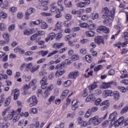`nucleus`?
I'll return each mask as SVG.
<instances>
[{
  "label": "nucleus",
  "mask_w": 128,
  "mask_h": 128,
  "mask_svg": "<svg viewBox=\"0 0 128 128\" xmlns=\"http://www.w3.org/2000/svg\"><path fill=\"white\" fill-rule=\"evenodd\" d=\"M118 116V112H116L111 114L108 118V120L111 122L110 124L112 126H114L115 128H118L120 124H124V116L120 117L118 120H116V116Z\"/></svg>",
  "instance_id": "f257e3e1"
},
{
  "label": "nucleus",
  "mask_w": 128,
  "mask_h": 128,
  "mask_svg": "<svg viewBox=\"0 0 128 128\" xmlns=\"http://www.w3.org/2000/svg\"><path fill=\"white\" fill-rule=\"evenodd\" d=\"M102 122V118L98 117V116H94L90 118L88 121V124H92L93 126H98Z\"/></svg>",
  "instance_id": "f03ea898"
},
{
  "label": "nucleus",
  "mask_w": 128,
  "mask_h": 128,
  "mask_svg": "<svg viewBox=\"0 0 128 128\" xmlns=\"http://www.w3.org/2000/svg\"><path fill=\"white\" fill-rule=\"evenodd\" d=\"M114 10H116V9L113 8V11L112 12V14L108 16L109 19L106 18L103 20V23L104 24H106L107 26H112V20L114 18Z\"/></svg>",
  "instance_id": "7ed1b4c3"
},
{
  "label": "nucleus",
  "mask_w": 128,
  "mask_h": 128,
  "mask_svg": "<svg viewBox=\"0 0 128 128\" xmlns=\"http://www.w3.org/2000/svg\"><path fill=\"white\" fill-rule=\"evenodd\" d=\"M27 102H28V104H30V106L32 108V106H36V104H38V99L36 96H32V97H30L28 99Z\"/></svg>",
  "instance_id": "20e7f679"
},
{
  "label": "nucleus",
  "mask_w": 128,
  "mask_h": 128,
  "mask_svg": "<svg viewBox=\"0 0 128 128\" xmlns=\"http://www.w3.org/2000/svg\"><path fill=\"white\" fill-rule=\"evenodd\" d=\"M96 32L98 34H108L110 32V28L106 26H98Z\"/></svg>",
  "instance_id": "39448f33"
},
{
  "label": "nucleus",
  "mask_w": 128,
  "mask_h": 128,
  "mask_svg": "<svg viewBox=\"0 0 128 128\" xmlns=\"http://www.w3.org/2000/svg\"><path fill=\"white\" fill-rule=\"evenodd\" d=\"M38 30V28H32L31 29H26L24 30V36H30L31 34H34Z\"/></svg>",
  "instance_id": "423d86ee"
},
{
  "label": "nucleus",
  "mask_w": 128,
  "mask_h": 128,
  "mask_svg": "<svg viewBox=\"0 0 128 128\" xmlns=\"http://www.w3.org/2000/svg\"><path fill=\"white\" fill-rule=\"evenodd\" d=\"M48 78L44 76L40 82V84L42 86V88L46 90L48 88Z\"/></svg>",
  "instance_id": "0eeeda50"
},
{
  "label": "nucleus",
  "mask_w": 128,
  "mask_h": 128,
  "mask_svg": "<svg viewBox=\"0 0 128 128\" xmlns=\"http://www.w3.org/2000/svg\"><path fill=\"white\" fill-rule=\"evenodd\" d=\"M16 116V110H12L11 112H9L8 114L7 115L6 118H4V120H10L14 118V116Z\"/></svg>",
  "instance_id": "6e6552de"
},
{
  "label": "nucleus",
  "mask_w": 128,
  "mask_h": 128,
  "mask_svg": "<svg viewBox=\"0 0 128 128\" xmlns=\"http://www.w3.org/2000/svg\"><path fill=\"white\" fill-rule=\"evenodd\" d=\"M94 40L95 42H96V44H104V38L102 36H96Z\"/></svg>",
  "instance_id": "1a4fd4ad"
},
{
  "label": "nucleus",
  "mask_w": 128,
  "mask_h": 128,
  "mask_svg": "<svg viewBox=\"0 0 128 128\" xmlns=\"http://www.w3.org/2000/svg\"><path fill=\"white\" fill-rule=\"evenodd\" d=\"M20 91L19 90H14L12 91L11 94H14V100H16L18 98V96H20Z\"/></svg>",
  "instance_id": "9d476101"
},
{
  "label": "nucleus",
  "mask_w": 128,
  "mask_h": 128,
  "mask_svg": "<svg viewBox=\"0 0 128 128\" xmlns=\"http://www.w3.org/2000/svg\"><path fill=\"white\" fill-rule=\"evenodd\" d=\"M56 38V34L54 32H51L48 34V38H46L45 42H48V40H52Z\"/></svg>",
  "instance_id": "9b49d317"
},
{
  "label": "nucleus",
  "mask_w": 128,
  "mask_h": 128,
  "mask_svg": "<svg viewBox=\"0 0 128 128\" xmlns=\"http://www.w3.org/2000/svg\"><path fill=\"white\" fill-rule=\"evenodd\" d=\"M79 74L80 72H78V71L71 72L68 74V78H76Z\"/></svg>",
  "instance_id": "f8f14e48"
},
{
  "label": "nucleus",
  "mask_w": 128,
  "mask_h": 128,
  "mask_svg": "<svg viewBox=\"0 0 128 128\" xmlns=\"http://www.w3.org/2000/svg\"><path fill=\"white\" fill-rule=\"evenodd\" d=\"M10 2H8V0L4 1L3 2H2V4H0V6L2 8L5 9L8 8H10Z\"/></svg>",
  "instance_id": "ddd939ff"
},
{
  "label": "nucleus",
  "mask_w": 128,
  "mask_h": 128,
  "mask_svg": "<svg viewBox=\"0 0 128 128\" xmlns=\"http://www.w3.org/2000/svg\"><path fill=\"white\" fill-rule=\"evenodd\" d=\"M14 52L16 54H18V52H19L21 54H24V52H26V51L24 50L23 49H22V48H20V46H18L16 47L14 49Z\"/></svg>",
  "instance_id": "4468645a"
},
{
  "label": "nucleus",
  "mask_w": 128,
  "mask_h": 128,
  "mask_svg": "<svg viewBox=\"0 0 128 128\" xmlns=\"http://www.w3.org/2000/svg\"><path fill=\"white\" fill-rule=\"evenodd\" d=\"M64 46V42H61V43L56 42L54 44V45L52 46V48H56V50H58V48H62Z\"/></svg>",
  "instance_id": "2eb2a0df"
},
{
  "label": "nucleus",
  "mask_w": 128,
  "mask_h": 128,
  "mask_svg": "<svg viewBox=\"0 0 128 128\" xmlns=\"http://www.w3.org/2000/svg\"><path fill=\"white\" fill-rule=\"evenodd\" d=\"M86 102H94L96 100V96H94V94H90L89 95L86 100Z\"/></svg>",
  "instance_id": "dca6fc26"
},
{
  "label": "nucleus",
  "mask_w": 128,
  "mask_h": 128,
  "mask_svg": "<svg viewBox=\"0 0 128 128\" xmlns=\"http://www.w3.org/2000/svg\"><path fill=\"white\" fill-rule=\"evenodd\" d=\"M78 100H74L72 102V110H76L78 108Z\"/></svg>",
  "instance_id": "f3484780"
},
{
  "label": "nucleus",
  "mask_w": 128,
  "mask_h": 128,
  "mask_svg": "<svg viewBox=\"0 0 128 128\" xmlns=\"http://www.w3.org/2000/svg\"><path fill=\"white\" fill-rule=\"evenodd\" d=\"M85 34L88 38H92L95 34L93 30H88L86 32Z\"/></svg>",
  "instance_id": "a211bd4d"
},
{
  "label": "nucleus",
  "mask_w": 128,
  "mask_h": 128,
  "mask_svg": "<svg viewBox=\"0 0 128 128\" xmlns=\"http://www.w3.org/2000/svg\"><path fill=\"white\" fill-rule=\"evenodd\" d=\"M62 28V22L58 21L56 24V28L53 30V32H57Z\"/></svg>",
  "instance_id": "6ab92c4d"
},
{
  "label": "nucleus",
  "mask_w": 128,
  "mask_h": 128,
  "mask_svg": "<svg viewBox=\"0 0 128 128\" xmlns=\"http://www.w3.org/2000/svg\"><path fill=\"white\" fill-rule=\"evenodd\" d=\"M26 124H28V120H24L23 119L20 120L18 123V126H26Z\"/></svg>",
  "instance_id": "aec40b11"
},
{
  "label": "nucleus",
  "mask_w": 128,
  "mask_h": 128,
  "mask_svg": "<svg viewBox=\"0 0 128 128\" xmlns=\"http://www.w3.org/2000/svg\"><path fill=\"white\" fill-rule=\"evenodd\" d=\"M112 84V82H104L102 84V88H110V86Z\"/></svg>",
  "instance_id": "412c9836"
},
{
  "label": "nucleus",
  "mask_w": 128,
  "mask_h": 128,
  "mask_svg": "<svg viewBox=\"0 0 128 128\" xmlns=\"http://www.w3.org/2000/svg\"><path fill=\"white\" fill-rule=\"evenodd\" d=\"M88 2H80L76 4V6L77 8H84L86 6H88V4H87Z\"/></svg>",
  "instance_id": "4be33fe9"
},
{
  "label": "nucleus",
  "mask_w": 128,
  "mask_h": 128,
  "mask_svg": "<svg viewBox=\"0 0 128 128\" xmlns=\"http://www.w3.org/2000/svg\"><path fill=\"white\" fill-rule=\"evenodd\" d=\"M68 92L70 91L68 90H64V92L62 93L60 98L62 100H64V98H66V96H68Z\"/></svg>",
  "instance_id": "5701e85b"
},
{
  "label": "nucleus",
  "mask_w": 128,
  "mask_h": 128,
  "mask_svg": "<svg viewBox=\"0 0 128 128\" xmlns=\"http://www.w3.org/2000/svg\"><path fill=\"white\" fill-rule=\"evenodd\" d=\"M60 8H58L56 6H51L50 9V12H58Z\"/></svg>",
  "instance_id": "b1692460"
},
{
  "label": "nucleus",
  "mask_w": 128,
  "mask_h": 128,
  "mask_svg": "<svg viewBox=\"0 0 128 128\" xmlns=\"http://www.w3.org/2000/svg\"><path fill=\"white\" fill-rule=\"evenodd\" d=\"M57 4L58 8H60V10L62 12V10H64V6H62V0H58L57 2Z\"/></svg>",
  "instance_id": "393cba45"
},
{
  "label": "nucleus",
  "mask_w": 128,
  "mask_h": 128,
  "mask_svg": "<svg viewBox=\"0 0 128 128\" xmlns=\"http://www.w3.org/2000/svg\"><path fill=\"white\" fill-rule=\"evenodd\" d=\"M10 124L8 122H7L6 124L4 122L0 123V126L1 128H10Z\"/></svg>",
  "instance_id": "a878e982"
},
{
  "label": "nucleus",
  "mask_w": 128,
  "mask_h": 128,
  "mask_svg": "<svg viewBox=\"0 0 128 128\" xmlns=\"http://www.w3.org/2000/svg\"><path fill=\"white\" fill-rule=\"evenodd\" d=\"M94 71L93 70H90L88 73H85L84 74V78H88L90 76H94Z\"/></svg>",
  "instance_id": "bb28decb"
},
{
  "label": "nucleus",
  "mask_w": 128,
  "mask_h": 128,
  "mask_svg": "<svg viewBox=\"0 0 128 128\" xmlns=\"http://www.w3.org/2000/svg\"><path fill=\"white\" fill-rule=\"evenodd\" d=\"M10 36L8 33H4L3 34L4 39L6 41V44L10 42Z\"/></svg>",
  "instance_id": "cd10ccee"
},
{
  "label": "nucleus",
  "mask_w": 128,
  "mask_h": 128,
  "mask_svg": "<svg viewBox=\"0 0 128 128\" xmlns=\"http://www.w3.org/2000/svg\"><path fill=\"white\" fill-rule=\"evenodd\" d=\"M120 92H114V98L115 100H120Z\"/></svg>",
  "instance_id": "c85d7f7f"
},
{
  "label": "nucleus",
  "mask_w": 128,
  "mask_h": 128,
  "mask_svg": "<svg viewBox=\"0 0 128 128\" xmlns=\"http://www.w3.org/2000/svg\"><path fill=\"white\" fill-rule=\"evenodd\" d=\"M66 72L64 69H61L60 71H57L56 73V76L58 78V76H62Z\"/></svg>",
  "instance_id": "c756f323"
},
{
  "label": "nucleus",
  "mask_w": 128,
  "mask_h": 128,
  "mask_svg": "<svg viewBox=\"0 0 128 128\" xmlns=\"http://www.w3.org/2000/svg\"><path fill=\"white\" fill-rule=\"evenodd\" d=\"M10 102H11V97L8 96L6 99L4 101V106H10Z\"/></svg>",
  "instance_id": "7c9ffc66"
},
{
  "label": "nucleus",
  "mask_w": 128,
  "mask_h": 128,
  "mask_svg": "<svg viewBox=\"0 0 128 128\" xmlns=\"http://www.w3.org/2000/svg\"><path fill=\"white\" fill-rule=\"evenodd\" d=\"M64 4L67 8H72V2L68 0H64Z\"/></svg>",
  "instance_id": "2f4dec72"
},
{
  "label": "nucleus",
  "mask_w": 128,
  "mask_h": 128,
  "mask_svg": "<svg viewBox=\"0 0 128 128\" xmlns=\"http://www.w3.org/2000/svg\"><path fill=\"white\" fill-rule=\"evenodd\" d=\"M98 88V84H96V82H94L92 84L89 86L88 88L90 90H94V88Z\"/></svg>",
  "instance_id": "473e14b6"
},
{
  "label": "nucleus",
  "mask_w": 128,
  "mask_h": 128,
  "mask_svg": "<svg viewBox=\"0 0 128 128\" xmlns=\"http://www.w3.org/2000/svg\"><path fill=\"white\" fill-rule=\"evenodd\" d=\"M42 20H38L36 21H32L30 22L31 24H34V26H38L39 24H42Z\"/></svg>",
  "instance_id": "72a5a7b5"
},
{
  "label": "nucleus",
  "mask_w": 128,
  "mask_h": 128,
  "mask_svg": "<svg viewBox=\"0 0 128 128\" xmlns=\"http://www.w3.org/2000/svg\"><path fill=\"white\" fill-rule=\"evenodd\" d=\"M72 24L70 20H66L64 22V26H66V28H70V26H72Z\"/></svg>",
  "instance_id": "f704fd0d"
},
{
  "label": "nucleus",
  "mask_w": 128,
  "mask_h": 128,
  "mask_svg": "<svg viewBox=\"0 0 128 128\" xmlns=\"http://www.w3.org/2000/svg\"><path fill=\"white\" fill-rule=\"evenodd\" d=\"M34 12H36L35 8H30L27 10L26 12H27V14H34Z\"/></svg>",
  "instance_id": "c9c22d12"
},
{
  "label": "nucleus",
  "mask_w": 128,
  "mask_h": 128,
  "mask_svg": "<svg viewBox=\"0 0 128 128\" xmlns=\"http://www.w3.org/2000/svg\"><path fill=\"white\" fill-rule=\"evenodd\" d=\"M41 28L42 30H46V28H48V24L42 21Z\"/></svg>",
  "instance_id": "e433bc0d"
},
{
  "label": "nucleus",
  "mask_w": 128,
  "mask_h": 128,
  "mask_svg": "<svg viewBox=\"0 0 128 128\" xmlns=\"http://www.w3.org/2000/svg\"><path fill=\"white\" fill-rule=\"evenodd\" d=\"M6 28V25L4 23H0V30L2 32L5 30Z\"/></svg>",
  "instance_id": "4c0bfd02"
},
{
  "label": "nucleus",
  "mask_w": 128,
  "mask_h": 128,
  "mask_svg": "<svg viewBox=\"0 0 128 128\" xmlns=\"http://www.w3.org/2000/svg\"><path fill=\"white\" fill-rule=\"evenodd\" d=\"M22 78L24 80H26V82H30V80L32 79V76L28 75H24Z\"/></svg>",
  "instance_id": "58836bf2"
},
{
  "label": "nucleus",
  "mask_w": 128,
  "mask_h": 128,
  "mask_svg": "<svg viewBox=\"0 0 128 128\" xmlns=\"http://www.w3.org/2000/svg\"><path fill=\"white\" fill-rule=\"evenodd\" d=\"M72 84V81L70 80H68L67 81L64 82V86L65 88H68V86H70Z\"/></svg>",
  "instance_id": "ea45409f"
},
{
  "label": "nucleus",
  "mask_w": 128,
  "mask_h": 128,
  "mask_svg": "<svg viewBox=\"0 0 128 128\" xmlns=\"http://www.w3.org/2000/svg\"><path fill=\"white\" fill-rule=\"evenodd\" d=\"M102 12L103 14H108L110 12V10H108V7L104 8L102 9Z\"/></svg>",
  "instance_id": "a19ab883"
},
{
  "label": "nucleus",
  "mask_w": 128,
  "mask_h": 128,
  "mask_svg": "<svg viewBox=\"0 0 128 128\" xmlns=\"http://www.w3.org/2000/svg\"><path fill=\"white\" fill-rule=\"evenodd\" d=\"M39 2H41V6H46L48 4V2L46 0H39Z\"/></svg>",
  "instance_id": "79ce46f5"
},
{
  "label": "nucleus",
  "mask_w": 128,
  "mask_h": 128,
  "mask_svg": "<svg viewBox=\"0 0 128 128\" xmlns=\"http://www.w3.org/2000/svg\"><path fill=\"white\" fill-rule=\"evenodd\" d=\"M39 54H42V56H46L48 54V51L41 50L39 52Z\"/></svg>",
  "instance_id": "37998d69"
},
{
  "label": "nucleus",
  "mask_w": 128,
  "mask_h": 128,
  "mask_svg": "<svg viewBox=\"0 0 128 128\" xmlns=\"http://www.w3.org/2000/svg\"><path fill=\"white\" fill-rule=\"evenodd\" d=\"M9 10L10 12H18V8L16 6H12L10 8Z\"/></svg>",
  "instance_id": "c03bdc74"
},
{
  "label": "nucleus",
  "mask_w": 128,
  "mask_h": 128,
  "mask_svg": "<svg viewBox=\"0 0 128 128\" xmlns=\"http://www.w3.org/2000/svg\"><path fill=\"white\" fill-rule=\"evenodd\" d=\"M88 26V24L86 22H82L79 24V26H80V28H86Z\"/></svg>",
  "instance_id": "a18cd8bd"
},
{
  "label": "nucleus",
  "mask_w": 128,
  "mask_h": 128,
  "mask_svg": "<svg viewBox=\"0 0 128 128\" xmlns=\"http://www.w3.org/2000/svg\"><path fill=\"white\" fill-rule=\"evenodd\" d=\"M38 38V35L37 33L36 32L34 34H33L32 36H31L30 40H36V38Z\"/></svg>",
  "instance_id": "49530a36"
},
{
  "label": "nucleus",
  "mask_w": 128,
  "mask_h": 128,
  "mask_svg": "<svg viewBox=\"0 0 128 128\" xmlns=\"http://www.w3.org/2000/svg\"><path fill=\"white\" fill-rule=\"evenodd\" d=\"M128 112V106H126L120 112L121 114H126V112Z\"/></svg>",
  "instance_id": "de8ad7c7"
},
{
  "label": "nucleus",
  "mask_w": 128,
  "mask_h": 128,
  "mask_svg": "<svg viewBox=\"0 0 128 128\" xmlns=\"http://www.w3.org/2000/svg\"><path fill=\"white\" fill-rule=\"evenodd\" d=\"M90 116H92V110H89L86 113L84 116L86 118H90Z\"/></svg>",
  "instance_id": "09e8293b"
},
{
  "label": "nucleus",
  "mask_w": 128,
  "mask_h": 128,
  "mask_svg": "<svg viewBox=\"0 0 128 128\" xmlns=\"http://www.w3.org/2000/svg\"><path fill=\"white\" fill-rule=\"evenodd\" d=\"M30 88V86L25 84L24 86L21 88V90H26Z\"/></svg>",
  "instance_id": "8fccbe9b"
},
{
  "label": "nucleus",
  "mask_w": 128,
  "mask_h": 128,
  "mask_svg": "<svg viewBox=\"0 0 128 128\" xmlns=\"http://www.w3.org/2000/svg\"><path fill=\"white\" fill-rule=\"evenodd\" d=\"M40 14L44 16H52V13H48L44 12H41Z\"/></svg>",
  "instance_id": "3c124183"
},
{
  "label": "nucleus",
  "mask_w": 128,
  "mask_h": 128,
  "mask_svg": "<svg viewBox=\"0 0 128 128\" xmlns=\"http://www.w3.org/2000/svg\"><path fill=\"white\" fill-rule=\"evenodd\" d=\"M85 58L88 62H92V57L90 56L89 55H86Z\"/></svg>",
  "instance_id": "603ef678"
},
{
  "label": "nucleus",
  "mask_w": 128,
  "mask_h": 128,
  "mask_svg": "<svg viewBox=\"0 0 128 128\" xmlns=\"http://www.w3.org/2000/svg\"><path fill=\"white\" fill-rule=\"evenodd\" d=\"M36 33H37L38 36H44V34H46V32L44 30H40L37 32Z\"/></svg>",
  "instance_id": "864d4df0"
},
{
  "label": "nucleus",
  "mask_w": 128,
  "mask_h": 128,
  "mask_svg": "<svg viewBox=\"0 0 128 128\" xmlns=\"http://www.w3.org/2000/svg\"><path fill=\"white\" fill-rule=\"evenodd\" d=\"M37 80L36 79L32 80L31 82H30L29 84L30 86H32L36 84Z\"/></svg>",
  "instance_id": "5fc2aeb1"
},
{
  "label": "nucleus",
  "mask_w": 128,
  "mask_h": 128,
  "mask_svg": "<svg viewBox=\"0 0 128 128\" xmlns=\"http://www.w3.org/2000/svg\"><path fill=\"white\" fill-rule=\"evenodd\" d=\"M76 116V112H73L72 114L69 113L67 114L66 118H74Z\"/></svg>",
  "instance_id": "6e6d98bb"
},
{
  "label": "nucleus",
  "mask_w": 128,
  "mask_h": 128,
  "mask_svg": "<svg viewBox=\"0 0 128 128\" xmlns=\"http://www.w3.org/2000/svg\"><path fill=\"white\" fill-rule=\"evenodd\" d=\"M102 70V65H99L96 67H95L94 70L95 72H98V70Z\"/></svg>",
  "instance_id": "4d7b16f0"
},
{
  "label": "nucleus",
  "mask_w": 128,
  "mask_h": 128,
  "mask_svg": "<svg viewBox=\"0 0 128 128\" xmlns=\"http://www.w3.org/2000/svg\"><path fill=\"white\" fill-rule=\"evenodd\" d=\"M18 18L22 20L24 18V13L22 12H18L17 14Z\"/></svg>",
  "instance_id": "13d9d810"
},
{
  "label": "nucleus",
  "mask_w": 128,
  "mask_h": 128,
  "mask_svg": "<svg viewBox=\"0 0 128 128\" xmlns=\"http://www.w3.org/2000/svg\"><path fill=\"white\" fill-rule=\"evenodd\" d=\"M33 66L34 65L32 63V62L28 63V64H26V68L30 70V68H32Z\"/></svg>",
  "instance_id": "bf43d9fd"
},
{
  "label": "nucleus",
  "mask_w": 128,
  "mask_h": 128,
  "mask_svg": "<svg viewBox=\"0 0 128 128\" xmlns=\"http://www.w3.org/2000/svg\"><path fill=\"white\" fill-rule=\"evenodd\" d=\"M100 102H102V99L98 98L95 101L94 104L96 106H100Z\"/></svg>",
  "instance_id": "052dcab7"
},
{
  "label": "nucleus",
  "mask_w": 128,
  "mask_h": 128,
  "mask_svg": "<svg viewBox=\"0 0 128 128\" xmlns=\"http://www.w3.org/2000/svg\"><path fill=\"white\" fill-rule=\"evenodd\" d=\"M0 14L2 18H8V14L4 12H0Z\"/></svg>",
  "instance_id": "680f3d73"
},
{
  "label": "nucleus",
  "mask_w": 128,
  "mask_h": 128,
  "mask_svg": "<svg viewBox=\"0 0 128 128\" xmlns=\"http://www.w3.org/2000/svg\"><path fill=\"white\" fill-rule=\"evenodd\" d=\"M80 42L82 44H85L86 42H88V38H83L80 40Z\"/></svg>",
  "instance_id": "e2e57ef3"
},
{
  "label": "nucleus",
  "mask_w": 128,
  "mask_h": 128,
  "mask_svg": "<svg viewBox=\"0 0 128 128\" xmlns=\"http://www.w3.org/2000/svg\"><path fill=\"white\" fill-rule=\"evenodd\" d=\"M108 74L109 76H114L116 74V71H114V70L112 69L108 71Z\"/></svg>",
  "instance_id": "0e129e2a"
},
{
  "label": "nucleus",
  "mask_w": 128,
  "mask_h": 128,
  "mask_svg": "<svg viewBox=\"0 0 128 128\" xmlns=\"http://www.w3.org/2000/svg\"><path fill=\"white\" fill-rule=\"evenodd\" d=\"M19 120H20V116H16L12 120V122H18Z\"/></svg>",
  "instance_id": "69168bd1"
},
{
  "label": "nucleus",
  "mask_w": 128,
  "mask_h": 128,
  "mask_svg": "<svg viewBox=\"0 0 128 128\" xmlns=\"http://www.w3.org/2000/svg\"><path fill=\"white\" fill-rule=\"evenodd\" d=\"M56 40H60L62 38V33L57 34L56 35Z\"/></svg>",
  "instance_id": "338daca9"
},
{
  "label": "nucleus",
  "mask_w": 128,
  "mask_h": 128,
  "mask_svg": "<svg viewBox=\"0 0 128 128\" xmlns=\"http://www.w3.org/2000/svg\"><path fill=\"white\" fill-rule=\"evenodd\" d=\"M80 53L82 54H86V48H82L80 50Z\"/></svg>",
  "instance_id": "774afa93"
}]
</instances>
